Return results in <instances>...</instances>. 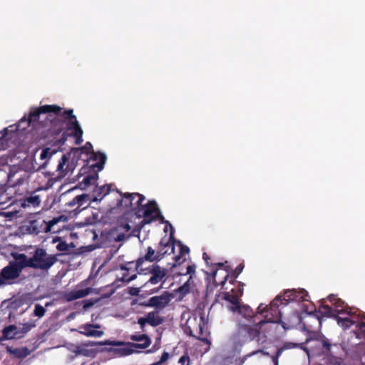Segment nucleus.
<instances>
[{
    "label": "nucleus",
    "mask_w": 365,
    "mask_h": 365,
    "mask_svg": "<svg viewBox=\"0 0 365 365\" xmlns=\"http://www.w3.org/2000/svg\"><path fill=\"white\" fill-rule=\"evenodd\" d=\"M309 297L308 292L304 289H286L282 295L277 296L269 304V306L260 304L257 307V313L266 312L265 318L274 323H280L284 329H289L285 322L282 321L281 311L279 307L280 305H287L290 302L307 301Z\"/></svg>",
    "instance_id": "1"
},
{
    "label": "nucleus",
    "mask_w": 365,
    "mask_h": 365,
    "mask_svg": "<svg viewBox=\"0 0 365 365\" xmlns=\"http://www.w3.org/2000/svg\"><path fill=\"white\" fill-rule=\"evenodd\" d=\"M74 119L76 120L77 118L73 114V109L63 110L61 107L60 111L51 112L46 116L47 137L52 138L48 143L51 145V148H54L53 141L59 138L63 132L70 131V123L74 121Z\"/></svg>",
    "instance_id": "2"
},
{
    "label": "nucleus",
    "mask_w": 365,
    "mask_h": 365,
    "mask_svg": "<svg viewBox=\"0 0 365 365\" xmlns=\"http://www.w3.org/2000/svg\"><path fill=\"white\" fill-rule=\"evenodd\" d=\"M263 314L264 319L258 322H254V324H247L242 322L237 324V329L232 336L233 346L235 349H241L245 344L251 341H256L258 344H262L265 340L261 341V329L266 323H273L265 318L266 312Z\"/></svg>",
    "instance_id": "3"
},
{
    "label": "nucleus",
    "mask_w": 365,
    "mask_h": 365,
    "mask_svg": "<svg viewBox=\"0 0 365 365\" xmlns=\"http://www.w3.org/2000/svg\"><path fill=\"white\" fill-rule=\"evenodd\" d=\"M20 254L26 267L43 272H48L58 261L56 255L48 254L46 249L37 246L34 247L33 252H30L31 255L30 257L24 253Z\"/></svg>",
    "instance_id": "4"
},
{
    "label": "nucleus",
    "mask_w": 365,
    "mask_h": 365,
    "mask_svg": "<svg viewBox=\"0 0 365 365\" xmlns=\"http://www.w3.org/2000/svg\"><path fill=\"white\" fill-rule=\"evenodd\" d=\"M70 125L72 126L69 128H71V132L65 131L61 134L59 138L55 140L53 144L54 148H45L42 150L41 153V159L50 158L58 151H62V146L64 145L68 137H73L75 138L76 145H80L83 142L82 137L83 131L78 120L74 119V121L71 122Z\"/></svg>",
    "instance_id": "5"
},
{
    "label": "nucleus",
    "mask_w": 365,
    "mask_h": 365,
    "mask_svg": "<svg viewBox=\"0 0 365 365\" xmlns=\"http://www.w3.org/2000/svg\"><path fill=\"white\" fill-rule=\"evenodd\" d=\"M60 111V106L57 105H45L40 107L31 108L27 118L28 123L31 125L32 130H40L46 128L47 121L46 116L51 112Z\"/></svg>",
    "instance_id": "6"
},
{
    "label": "nucleus",
    "mask_w": 365,
    "mask_h": 365,
    "mask_svg": "<svg viewBox=\"0 0 365 365\" xmlns=\"http://www.w3.org/2000/svg\"><path fill=\"white\" fill-rule=\"evenodd\" d=\"M117 192L120 194L121 199L118 200L113 210L124 214L132 211H138L140 204L145 199L143 195L138 192H122L120 190H117Z\"/></svg>",
    "instance_id": "7"
},
{
    "label": "nucleus",
    "mask_w": 365,
    "mask_h": 365,
    "mask_svg": "<svg viewBox=\"0 0 365 365\" xmlns=\"http://www.w3.org/2000/svg\"><path fill=\"white\" fill-rule=\"evenodd\" d=\"M137 212L139 213V217H143V220L140 222L142 226L150 224L157 220H160L162 223L168 224L170 226L171 225L168 221L165 220L155 200H150L144 205L140 204Z\"/></svg>",
    "instance_id": "8"
},
{
    "label": "nucleus",
    "mask_w": 365,
    "mask_h": 365,
    "mask_svg": "<svg viewBox=\"0 0 365 365\" xmlns=\"http://www.w3.org/2000/svg\"><path fill=\"white\" fill-rule=\"evenodd\" d=\"M12 257L14 261L9 262L8 265L4 267L0 272L2 284H5L7 281L14 280L19 277L22 270L26 268L20 253H13Z\"/></svg>",
    "instance_id": "9"
},
{
    "label": "nucleus",
    "mask_w": 365,
    "mask_h": 365,
    "mask_svg": "<svg viewBox=\"0 0 365 365\" xmlns=\"http://www.w3.org/2000/svg\"><path fill=\"white\" fill-rule=\"evenodd\" d=\"M205 327L203 317H200L199 319L197 317L190 318L186 322V333L198 340L204 341L207 340L202 337L204 335Z\"/></svg>",
    "instance_id": "10"
},
{
    "label": "nucleus",
    "mask_w": 365,
    "mask_h": 365,
    "mask_svg": "<svg viewBox=\"0 0 365 365\" xmlns=\"http://www.w3.org/2000/svg\"><path fill=\"white\" fill-rule=\"evenodd\" d=\"M145 274H150L151 276L143 284L144 287H148L149 284L155 285L163 281L166 276L167 269L160 267L157 264H153L148 267H145V271L143 272Z\"/></svg>",
    "instance_id": "11"
},
{
    "label": "nucleus",
    "mask_w": 365,
    "mask_h": 365,
    "mask_svg": "<svg viewBox=\"0 0 365 365\" xmlns=\"http://www.w3.org/2000/svg\"><path fill=\"white\" fill-rule=\"evenodd\" d=\"M161 259V254L155 253V250L152 247H148L145 254L138 257L135 261V269L138 273L143 272L145 269V267L143 266L145 262L150 263L155 262L154 264H156Z\"/></svg>",
    "instance_id": "12"
},
{
    "label": "nucleus",
    "mask_w": 365,
    "mask_h": 365,
    "mask_svg": "<svg viewBox=\"0 0 365 365\" xmlns=\"http://www.w3.org/2000/svg\"><path fill=\"white\" fill-rule=\"evenodd\" d=\"M243 294V289L240 288L237 290L232 289L231 292H224L222 299L230 302V305L227 307V309L232 313H235L236 309L242 304L240 297Z\"/></svg>",
    "instance_id": "13"
},
{
    "label": "nucleus",
    "mask_w": 365,
    "mask_h": 365,
    "mask_svg": "<svg viewBox=\"0 0 365 365\" xmlns=\"http://www.w3.org/2000/svg\"><path fill=\"white\" fill-rule=\"evenodd\" d=\"M71 151L63 154L58 162L57 165L56 171L58 172L61 175L66 176L69 173H72L76 167V163L78 160L73 155V158L69 161Z\"/></svg>",
    "instance_id": "14"
},
{
    "label": "nucleus",
    "mask_w": 365,
    "mask_h": 365,
    "mask_svg": "<svg viewBox=\"0 0 365 365\" xmlns=\"http://www.w3.org/2000/svg\"><path fill=\"white\" fill-rule=\"evenodd\" d=\"M163 322V319L160 317L158 310H154L148 312L145 317H140L138 319V324L142 331H144V328L146 324L151 327H155Z\"/></svg>",
    "instance_id": "15"
},
{
    "label": "nucleus",
    "mask_w": 365,
    "mask_h": 365,
    "mask_svg": "<svg viewBox=\"0 0 365 365\" xmlns=\"http://www.w3.org/2000/svg\"><path fill=\"white\" fill-rule=\"evenodd\" d=\"M26 174L21 175L19 177L16 178V174L9 175L8 182L14 191L16 195H21L27 189L26 184Z\"/></svg>",
    "instance_id": "16"
},
{
    "label": "nucleus",
    "mask_w": 365,
    "mask_h": 365,
    "mask_svg": "<svg viewBox=\"0 0 365 365\" xmlns=\"http://www.w3.org/2000/svg\"><path fill=\"white\" fill-rule=\"evenodd\" d=\"M100 345H112V346H123L122 347L115 349V351L120 356L130 355L133 353L138 352L133 347L130 346V342H122L119 341H110L106 340L98 343Z\"/></svg>",
    "instance_id": "17"
},
{
    "label": "nucleus",
    "mask_w": 365,
    "mask_h": 365,
    "mask_svg": "<svg viewBox=\"0 0 365 365\" xmlns=\"http://www.w3.org/2000/svg\"><path fill=\"white\" fill-rule=\"evenodd\" d=\"M173 298V294L165 291L160 295L152 297L150 304L155 310L160 312V310L164 309L170 304Z\"/></svg>",
    "instance_id": "18"
},
{
    "label": "nucleus",
    "mask_w": 365,
    "mask_h": 365,
    "mask_svg": "<svg viewBox=\"0 0 365 365\" xmlns=\"http://www.w3.org/2000/svg\"><path fill=\"white\" fill-rule=\"evenodd\" d=\"M171 232L170 235L169 240L165 241V239H162L159 243L160 249L158 251H155V253H159L162 255V259L166 255H171L174 252L175 250V239L174 237V229L172 225H170Z\"/></svg>",
    "instance_id": "19"
},
{
    "label": "nucleus",
    "mask_w": 365,
    "mask_h": 365,
    "mask_svg": "<svg viewBox=\"0 0 365 365\" xmlns=\"http://www.w3.org/2000/svg\"><path fill=\"white\" fill-rule=\"evenodd\" d=\"M328 300L334 306V313L337 316H339L340 314H347L348 315L351 314V309L345 304L344 301L339 298H337L336 296L330 294L328 297Z\"/></svg>",
    "instance_id": "20"
},
{
    "label": "nucleus",
    "mask_w": 365,
    "mask_h": 365,
    "mask_svg": "<svg viewBox=\"0 0 365 365\" xmlns=\"http://www.w3.org/2000/svg\"><path fill=\"white\" fill-rule=\"evenodd\" d=\"M130 339L138 343L130 342V346L133 347L135 350L138 349H144L148 348L150 344V338L145 334H132L130 336Z\"/></svg>",
    "instance_id": "21"
},
{
    "label": "nucleus",
    "mask_w": 365,
    "mask_h": 365,
    "mask_svg": "<svg viewBox=\"0 0 365 365\" xmlns=\"http://www.w3.org/2000/svg\"><path fill=\"white\" fill-rule=\"evenodd\" d=\"M46 228V220L38 218L29 222L27 226V231L32 235H38L40 233H48Z\"/></svg>",
    "instance_id": "22"
},
{
    "label": "nucleus",
    "mask_w": 365,
    "mask_h": 365,
    "mask_svg": "<svg viewBox=\"0 0 365 365\" xmlns=\"http://www.w3.org/2000/svg\"><path fill=\"white\" fill-rule=\"evenodd\" d=\"M235 313L240 315L242 318L248 322H255V320H253L255 318V312L252 308L247 304H241L236 309Z\"/></svg>",
    "instance_id": "23"
},
{
    "label": "nucleus",
    "mask_w": 365,
    "mask_h": 365,
    "mask_svg": "<svg viewBox=\"0 0 365 365\" xmlns=\"http://www.w3.org/2000/svg\"><path fill=\"white\" fill-rule=\"evenodd\" d=\"M314 341L317 345L321 347L322 354L327 356L331 355V349L333 345L328 339L323 335H317Z\"/></svg>",
    "instance_id": "24"
},
{
    "label": "nucleus",
    "mask_w": 365,
    "mask_h": 365,
    "mask_svg": "<svg viewBox=\"0 0 365 365\" xmlns=\"http://www.w3.org/2000/svg\"><path fill=\"white\" fill-rule=\"evenodd\" d=\"M175 243H177V245L180 247V252H179V255H176L174 257V259H175L174 266L180 265L182 263H183L186 260L185 255H188L190 252L189 247L187 246L183 245L180 240H177L175 239Z\"/></svg>",
    "instance_id": "25"
},
{
    "label": "nucleus",
    "mask_w": 365,
    "mask_h": 365,
    "mask_svg": "<svg viewBox=\"0 0 365 365\" xmlns=\"http://www.w3.org/2000/svg\"><path fill=\"white\" fill-rule=\"evenodd\" d=\"M244 267L245 266H244L243 263H240V264H238L237 266V267L234 270L232 271L230 274H227L225 275V277H224V279L219 282H217L215 280V276L217 274V271H214L213 272V278H214V282L216 283V286H218V285L224 286V284H225L228 277L233 278V282H235L238 275L242 272Z\"/></svg>",
    "instance_id": "26"
},
{
    "label": "nucleus",
    "mask_w": 365,
    "mask_h": 365,
    "mask_svg": "<svg viewBox=\"0 0 365 365\" xmlns=\"http://www.w3.org/2000/svg\"><path fill=\"white\" fill-rule=\"evenodd\" d=\"M90 158L93 160L97 161L96 163L91 165V167L93 169L96 168L98 171H101L103 169L107 159L105 153L101 152H93L92 155H91Z\"/></svg>",
    "instance_id": "27"
},
{
    "label": "nucleus",
    "mask_w": 365,
    "mask_h": 365,
    "mask_svg": "<svg viewBox=\"0 0 365 365\" xmlns=\"http://www.w3.org/2000/svg\"><path fill=\"white\" fill-rule=\"evenodd\" d=\"M17 327L14 324L4 327L2 330V336L1 340H11L14 339H19V336L16 333Z\"/></svg>",
    "instance_id": "28"
},
{
    "label": "nucleus",
    "mask_w": 365,
    "mask_h": 365,
    "mask_svg": "<svg viewBox=\"0 0 365 365\" xmlns=\"http://www.w3.org/2000/svg\"><path fill=\"white\" fill-rule=\"evenodd\" d=\"M89 289L73 290L65 294L64 298L67 302H72L77 299L83 298L89 294Z\"/></svg>",
    "instance_id": "29"
},
{
    "label": "nucleus",
    "mask_w": 365,
    "mask_h": 365,
    "mask_svg": "<svg viewBox=\"0 0 365 365\" xmlns=\"http://www.w3.org/2000/svg\"><path fill=\"white\" fill-rule=\"evenodd\" d=\"M74 158L78 160L81 158V154L85 152L87 154H91L94 152L93 149V145L90 142H86L85 145L81 148H72L71 150Z\"/></svg>",
    "instance_id": "30"
},
{
    "label": "nucleus",
    "mask_w": 365,
    "mask_h": 365,
    "mask_svg": "<svg viewBox=\"0 0 365 365\" xmlns=\"http://www.w3.org/2000/svg\"><path fill=\"white\" fill-rule=\"evenodd\" d=\"M110 191V186L104 185L102 186H96L93 191V201L101 200L106 195L109 194Z\"/></svg>",
    "instance_id": "31"
},
{
    "label": "nucleus",
    "mask_w": 365,
    "mask_h": 365,
    "mask_svg": "<svg viewBox=\"0 0 365 365\" xmlns=\"http://www.w3.org/2000/svg\"><path fill=\"white\" fill-rule=\"evenodd\" d=\"M75 200L78 202V207L74 210L78 212L86 209L89 205L91 197L88 194H82L75 197Z\"/></svg>",
    "instance_id": "32"
},
{
    "label": "nucleus",
    "mask_w": 365,
    "mask_h": 365,
    "mask_svg": "<svg viewBox=\"0 0 365 365\" xmlns=\"http://www.w3.org/2000/svg\"><path fill=\"white\" fill-rule=\"evenodd\" d=\"M41 200L38 195H31L29 196L25 197L21 202V207H37L40 205Z\"/></svg>",
    "instance_id": "33"
},
{
    "label": "nucleus",
    "mask_w": 365,
    "mask_h": 365,
    "mask_svg": "<svg viewBox=\"0 0 365 365\" xmlns=\"http://www.w3.org/2000/svg\"><path fill=\"white\" fill-rule=\"evenodd\" d=\"M6 351L14 355L18 359L25 358L30 354L29 349L26 347L13 349L8 346H6Z\"/></svg>",
    "instance_id": "34"
},
{
    "label": "nucleus",
    "mask_w": 365,
    "mask_h": 365,
    "mask_svg": "<svg viewBox=\"0 0 365 365\" xmlns=\"http://www.w3.org/2000/svg\"><path fill=\"white\" fill-rule=\"evenodd\" d=\"M94 326L93 324H86L84 326V331L81 333L84 334L86 336H95L100 337L103 334V331H98L94 329Z\"/></svg>",
    "instance_id": "35"
},
{
    "label": "nucleus",
    "mask_w": 365,
    "mask_h": 365,
    "mask_svg": "<svg viewBox=\"0 0 365 365\" xmlns=\"http://www.w3.org/2000/svg\"><path fill=\"white\" fill-rule=\"evenodd\" d=\"M259 353L262 354L264 356H269V353L267 352V351H264L263 349L255 350V351H252V352H250V353L243 356L242 357H240L239 359H237L236 360V361L237 363V365H243L244 363L245 362V361L248 358H250V357H251L252 356L257 355Z\"/></svg>",
    "instance_id": "36"
},
{
    "label": "nucleus",
    "mask_w": 365,
    "mask_h": 365,
    "mask_svg": "<svg viewBox=\"0 0 365 365\" xmlns=\"http://www.w3.org/2000/svg\"><path fill=\"white\" fill-rule=\"evenodd\" d=\"M335 319L336 320L338 325L343 329H347L354 324V321L348 317H341L339 316H335Z\"/></svg>",
    "instance_id": "37"
},
{
    "label": "nucleus",
    "mask_w": 365,
    "mask_h": 365,
    "mask_svg": "<svg viewBox=\"0 0 365 365\" xmlns=\"http://www.w3.org/2000/svg\"><path fill=\"white\" fill-rule=\"evenodd\" d=\"M98 175L96 173L94 175H88L83 178V181L81 182V185L83 186V189H85L89 185L95 183L98 180Z\"/></svg>",
    "instance_id": "38"
},
{
    "label": "nucleus",
    "mask_w": 365,
    "mask_h": 365,
    "mask_svg": "<svg viewBox=\"0 0 365 365\" xmlns=\"http://www.w3.org/2000/svg\"><path fill=\"white\" fill-rule=\"evenodd\" d=\"M36 325L34 322L25 323L22 325V327L19 329L17 327L16 333L19 336V339L22 338L26 333H28L33 327Z\"/></svg>",
    "instance_id": "39"
},
{
    "label": "nucleus",
    "mask_w": 365,
    "mask_h": 365,
    "mask_svg": "<svg viewBox=\"0 0 365 365\" xmlns=\"http://www.w3.org/2000/svg\"><path fill=\"white\" fill-rule=\"evenodd\" d=\"M8 133V128H6L3 130L1 136L0 137V151L6 150L9 147L7 138Z\"/></svg>",
    "instance_id": "40"
},
{
    "label": "nucleus",
    "mask_w": 365,
    "mask_h": 365,
    "mask_svg": "<svg viewBox=\"0 0 365 365\" xmlns=\"http://www.w3.org/2000/svg\"><path fill=\"white\" fill-rule=\"evenodd\" d=\"M319 310L322 314L327 317H334L335 319V316H337L334 313V308L329 305L322 304L319 307Z\"/></svg>",
    "instance_id": "41"
},
{
    "label": "nucleus",
    "mask_w": 365,
    "mask_h": 365,
    "mask_svg": "<svg viewBox=\"0 0 365 365\" xmlns=\"http://www.w3.org/2000/svg\"><path fill=\"white\" fill-rule=\"evenodd\" d=\"M303 344H297L293 342H285L281 347L278 348L277 349L279 351H281V353L282 354L284 351L287 349H292L296 348H301L303 347Z\"/></svg>",
    "instance_id": "42"
},
{
    "label": "nucleus",
    "mask_w": 365,
    "mask_h": 365,
    "mask_svg": "<svg viewBox=\"0 0 365 365\" xmlns=\"http://www.w3.org/2000/svg\"><path fill=\"white\" fill-rule=\"evenodd\" d=\"M190 286L189 284V281L186 282L183 285L180 286L177 292L180 294V298L182 299L185 297L187 293L190 292Z\"/></svg>",
    "instance_id": "43"
},
{
    "label": "nucleus",
    "mask_w": 365,
    "mask_h": 365,
    "mask_svg": "<svg viewBox=\"0 0 365 365\" xmlns=\"http://www.w3.org/2000/svg\"><path fill=\"white\" fill-rule=\"evenodd\" d=\"M28 118L26 115H24L17 123L16 125V130H24L26 128L31 127V125L27 123H28Z\"/></svg>",
    "instance_id": "44"
},
{
    "label": "nucleus",
    "mask_w": 365,
    "mask_h": 365,
    "mask_svg": "<svg viewBox=\"0 0 365 365\" xmlns=\"http://www.w3.org/2000/svg\"><path fill=\"white\" fill-rule=\"evenodd\" d=\"M46 313L45 308L39 304H36L34 307V314L35 316L38 318H41L44 316Z\"/></svg>",
    "instance_id": "45"
},
{
    "label": "nucleus",
    "mask_w": 365,
    "mask_h": 365,
    "mask_svg": "<svg viewBox=\"0 0 365 365\" xmlns=\"http://www.w3.org/2000/svg\"><path fill=\"white\" fill-rule=\"evenodd\" d=\"M61 219V217H54L52 220H49L48 222L46 221V230L48 231V232H50L52 231L53 227L56 225Z\"/></svg>",
    "instance_id": "46"
},
{
    "label": "nucleus",
    "mask_w": 365,
    "mask_h": 365,
    "mask_svg": "<svg viewBox=\"0 0 365 365\" xmlns=\"http://www.w3.org/2000/svg\"><path fill=\"white\" fill-rule=\"evenodd\" d=\"M358 334L357 338L365 339V322H361L357 325Z\"/></svg>",
    "instance_id": "47"
},
{
    "label": "nucleus",
    "mask_w": 365,
    "mask_h": 365,
    "mask_svg": "<svg viewBox=\"0 0 365 365\" xmlns=\"http://www.w3.org/2000/svg\"><path fill=\"white\" fill-rule=\"evenodd\" d=\"M69 245L66 241H60L56 246V250L61 252H67L69 250Z\"/></svg>",
    "instance_id": "48"
},
{
    "label": "nucleus",
    "mask_w": 365,
    "mask_h": 365,
    "mask_svg": "<svg viewBox=\"0 0 365 365\" xmlns=\"http://www.w3.org/2000/svg\"><path fill=\"white\" fill-rule=\"evenodd\" d=\"M178 363L180 365H190V359L187 353H185L182 356H181L178 360Z\"/></svg>",
    "instance_id": "49"
},
{
    "label": "nucleus",
    "mask_w": 365,
    "mask_h": 365,
    "mask_svg": "<svg viewBox=\"0 0 365 365\" xmlns=\"http://www.w3.org/2000/svg\"><path fill=\"white\" fill-rule=\"evenodd\" d=\"M136 278V274H133L132 276H129L127 272H125L123 274V276L121 277V280L123 282H129Z\"/></svg>",
    "instance_id": "50"
},
{
    "label": "nucleus",
    "mask_w": 365,
    "mask_h": 365,
    "mask_svg": "<svg viewBox=\"0 0 365 365\" xmlns=\"http://www.w3.org/2000/svg\"><path fill=\"white\" fill-rule=\"evenodd\" d=\"M282 355L281 351L277 349L275 355L272 356V360L274 365H279V357Z\"/></svg>",
    "instance_id": "51"
},
{
    "label": "nucleus",
    "mask_w": 365,
    "mask_h": 365,
    "mask_svg": "<svg viewBox=\"0 0 365 365\" xmlns=\"http://www.w3.org/2000/svg\"><path fill=\"white\" fill-rule=\"evenodd\" d=\"M118 229L123 230L125 232H128L131 230V227L128 223H120L118 225Z\"/></svg>",
    "instance_id": "52"
},
{
    "label": "nucleus",
    "mask_w": 365,
    "mask_h": 365,
    "mask_svg": "<svg viewBox=\"0 0 365 365\" xmlns=\"http://www.w3.org/2000/svg\"><path fill=\"white\" fill-rule=\"evenodd\" d=\"M143 226H142V224L140 223V226L139 227H135L131 233L128 234V236H138L139 234H140V230L141 228L143 227Z\"/></svg>",
    "instance_id": "53"
},
{
    "label": "nucleus",
    "mask_w": 365,
    "mask_h": 365,
    "mask_svg": "<svg viewBox=\"0 0 365 365\" xmlns=\"http://www.w3.org/2000/svg\"><path fill=\"white\" fill-rule=\"evenodd\" d=\"M128 237H129L128 235H126L125 233H119L116 237H115V240L116 242H121V241H123L125 240V239H127Z\"/></svg>",
    "instance_id": "54"
},
{
    "label": "nucleus",
    "mask_w": 365,
    "mask_h": 365,
    "mask_svg": "<svg viewBox=\"0 0 365 365\" xmlns=\"http://www.w3.org/2000/svg\"><path fill=\"white\" fill-rule=\"evenodd\" d=\"M195 264H191V265L187 266L186 274H195Z\"/></svg>",
    "instance_id": "55"
},
{
    "label": "nucleus",
    "mask_w": 365,
    "mask_h": 365,
    "mask_svg": "<svg viewBox=\"0 0 365 365\" xmlns=\"http://www.w3.org/2000/svg\"><path fill=\"white\" fill-rule=\"evenodd\" d=\"M150 301H151V297L149 298L147 301L140 302L139 304L142 307H153V305L150 304Z\"/></svg>",
    "instance_id": "56"
},
{
    "label": "nucleus",
    "mask_w": 365,
    "mask_h": 365,
    "mask_svg": "<svg viewBox=\"0 0 365 365\" xmlns=\"http://www.w3.org/2000/svg\"><path fill=\"white\" fill-rule=\"evenodd\" d=\"M77 202L75 200V197L73 199H72L71 201H69L68 202H67V205L68 207H73L75 205H77Z\"/></svg>",
    "instance_id": "57"
},
{
    "label": "nucleus",
    "mask_w": 365,
    "mask_h": 365,
    "mask_svg": "<svg viewBox=\"0 0 365 365\" xmlns=\"http://www.w3.org/2000/svg\"><path fill=\"white\" fill-rule=\"evenodd\" d=\"M203 259L205 260V262L208 264L209 263V260L210 259V257L207 255V253L204 252L203 253Z\"/></svg>",
    "instance_id": "58"
},
{
    "label": "nucleus",
    "mask_w": 365,
    "mask_h": 365,
    "mask_svg": "<svg viewBox=\"0 0 365 365\" xmlns=\"http://www.w3.org/2000/svg\"><path fill=\"white\" fill-rule=\"evenodd\" d=\"M217 265L220 267H225V270L227 271V268L228 267H226L225 266V264L224 263H222V262H220V263H217Z\"/></svg>",
    "instance_id": "59"
},
{
    "label": "nucleus",
    "mask_w": 365,
    "mask_h": 365,
    "mask_svg": "<svg viewBox=\"0 0 365 365\" xmlns=\"http://www.w3.org/2000/svg\"><path fill=\"white\" fill-rule=\"evenodd\" d=\"M161 287H162V286H160V287H158V288H155V289H151L150 294L158 292V291H159V289H160Z\"/></svg>",
    "instance_id": "60"
},
{
    "label": "nucleus",
    "mask_w": 365,
    "mask_h": 365,
    "mask_svg": "<svg viewBox=\"0 0 365 365\" xmlns=\"http://www.w3.org/2000/svg\"><path fill=\"white\" fill-rule=\"evenodd\" d=\"M58 241H59V242L61 241L60 238L58 237H56L55 238L53 239V243H55V242H56Z\"/></svg>",
    "instance_id": "61"
},
{
    "label": "nucleus",
    "mask_w": 365,
    "mask_h": 365,
    "mask_svg": "<svg viewBox=\"0 0 365 365\" xmlns=\"http://www.w3.org/2000/svg\"><path fill=\"white\" fill-rule=\"evenodd\" d=\"M316 317H317L316 320L317 321L319 326H321L322 322H321L319 317L317 315H316Z\"/></svg>",
    "instance_id": "62"
},
{
    "label": "nucleus",
    "mask_w": 365,
    "mask_h": 365,
    "mask_svg": "<svg viewBox=\"0 0 365 365\" xmlns=\"http://www.w3.org/2000/svg\"><path fill=\"white\" fill-rule=\"evenodd\" d=\"M361 364H362V365H365V355L364 356V357L361 359Z\"/></svg>",
    "instance_id": "63"
},
{
    "label": "nucleus",
    "mask_w": 365,
    "mask_h": 365,
    "mask_svg": "<svg viewBox=\"0 0 365 365\" xmlns=\"http://www.w3.org/2000/svg\"><path fill=\"white\" fill-rule=\"evenodd\" d=\"M113 293V291H112L109 294L106 295L105 297H109L110 295H112Z\"/></svg>",
    "instance_id": "64"
}]
</instances>
